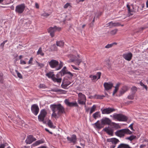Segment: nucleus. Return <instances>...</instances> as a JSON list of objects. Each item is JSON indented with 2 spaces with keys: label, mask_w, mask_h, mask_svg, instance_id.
<instances>
[{
  "label": "nucleus",
  "mask_w": 148,
  "mask_h": 148,
  "mask_svg": "<svg viewBox=\"0 0 148 148\" xmlns=\"http://www.w3.org/2000/svg\"><path fill=\"white\" fill-rule=\"evenodd\" d=\"M52 49L53 50H57L56 47L55 45H53L51 47Z\"/></svg>",
  "instance_id": "nucleus-52"
},
{
  "label": "nucleus",
  "mask_w": 148,
  "mask_h": 148,
  "mask_svg": "<svg viewBox=\"0 0 148 148\" xmlns=\"http://www.w3.org/2000/svg\"><path fill=\"white\" fill-rule=\"evenodd\" d=\"M92 116L95 119L97 118L100 117L101 116L100 112H97L93 114Z\"/></svg>",
  "instance_id": "nucleus-27"
},
{
  "label": "nucleus",
  "mask_w": 148,
  "mask_h": 148,
  "mask_svg": "<svg viewBox=\"0 0 148 148\" xmlns=\"http://www.w3.org/2000/svg\"><path fill=\"white\" fill-rule=\"evenodd\" d=\"M133 123H132L129 126V127L130 128V129L133 131H134V129L133 127Z\"/></svg>",
  "instance_id": "nucleus-53"
},
{
  "label": "nucleus",
  "mask_w": 148,
  "mask_h": 148,
  "mask_svg": "<svg viewBox=\"0 0 148 148\" xmlns=\"http://www.w3.org/2000/svg\"><path fill=\"white\" fill-rule=\"evenodd\" d=\"M104 96L103 95L102 96H100V95H98L97 96V98L99 99H102L103 98V97H104Z\"/></svg>",
  "instance_id": "nucleus-59"
},
{
  "label": "nucleus",
  "mask_w": 148,
  "mask_h": 148,
  "mask_svg": "<svg viewBox=\"0 0 148 148\" xmlns=\"http://www.w3.org/2000/svg\"><path fill=\"white\" fill-rule=\"evenodd\" d=\"M108 26L110 25L112 26H118L120 25L119 23H113L112 21L110 22L107 24Z\"/></svg>",
  "instance_id": "nucleus-28"
},
{
  "label": "nucleus",
  "mask_w": 148,
  "mask_h": 148,
  "mask_svg": "<svg viewBox=\"0 0 148 148\" xmlns=\"http://www.w3.org/2000/svg\"><path fill=\"white\" fill-rule=\"evenodd\" d=\"M67 139L70 143H73L74 144L76 143L77 140L76 136L75 134L72 135L71 137H67Z\"/></svg>",
  "instance_id": "nucleus-14"
},
{
  "label": "nucleus",
  "mask_w": 148,
  "mask_h": 148,
  "mask_svg": "<svg viewBox=\"0 0 148 148\" xmlns=\"http://www.w3.org/2000/svg\"><path fill=\"white\" fill-rule=\"evenodd\" d=\"M3 74L2 73H0V83H3Z\"/></svg>",
  "instance_id": "nucleus-37"
},
{
  "label": "nucleus",
  "mask_w": 148,
  "mask_h": 148,
  "mask_svg": "<svg viewBox=\"0 0 148 148\" xmlns=\"http://www.w3.org/2000/svg\"><path fill=\"white\" fill-rule=\"evenodd\" d=\"M47 114V112L45 110H41L40 114L38 116V119L40 121H43L44 119Z\"/></svg>",
  "instance_id": "nucleus-7"
},
{
  "label": "nucleus",
  "mask_w": 148,
  "mask_h": 148,
  "mask_svg": "<svg viewBox=\"0 0 148 148\" xmlns=\"http://www.w3.org/2000/svg\"><path fill=\"white\" fill-rule=\"evenodd\" d=\"M96 126V128L97 129H100L103 127L104 126L103 124L101 122H99V121H97L96 123L94 124Z\"/></svg>",
  "instance_id": "nucleus-23"
},
{
  "label": "nucleus",
  "mask_w": 148,
  "mask_h": 148,
  "mask_svg": "<svg viewBox=\"0 0 148 148\" xmlns=\"http://www.w3.org/2000/svg\"><path fill=\"white\" fill-rule=\"evenodd\" d=\"M139 84H140L141 86H143L144 88H145L146 89V90H147V86L145 85L141 81L140 82Z\"/></svg>",
  "instance_id": "nucleus-44"
},
{
  "label": "nucleus",
  "mask_w": 148,
  "mask_h": 148,
  "mask_svg": "<svg viewBox=\"0 0 148 148\" xmlns=\"http://www.w3.org/2000/svg\"><path fill=\"white\" fill-rule=\"evenodd\" d=\"M101 121L103 126L106 124L110 125L111 123V120L109 118H107L103 119Z\"/></svg>",
  "instance_id": "nucleus-19"
},
{
  "label": "nucleus",
  "mask_w": 148,
  "mask_h": 148,
  "mask_svg": "<svg viewBox=\"0 0 148 148\" xmlns=\"http://www.w3.org/2000/svg\"><path fill=\"white\" fill-rule=\"evenodd\" d=\"M71 55L70 56H71ZM71 56L73 57V58L72 59V62H74V61H75V62L76 63V64L79 65L80 64V63L82 62V60L81 59H77L75 60V56L73 55H71Z\"/></svg>",
  "instance_id": "nucleus-25"
},
{
  "label": "nucleus",
  "mask_w": 148,
  "mask_h": 148,
  "mask_svg": "<svg viewBox=\"0 0 148 148\" xmlns=\"http://www.w3.org/2000/svg\"><path fill=\"white\" fill-rule=\"evenodd\" d=\"M64 42L63 41H58L56 42V45L57 46L62 47L63 46Z\"/></svg>",
  "instance_id": "nucleus-30"
},
{
  "label": "nucleus",
  "mask_w": 148,
  "mask_h": 148,
  "mask_svg": "<svg viewBox=\"0 0 148 148\" xmlns=\"http://www.w3.org/2000/svg\"><path fill=\"white\" fill-rule=\"evenodd\" d=\"M70 3H67L64 6V8H67L69 6H70Z\"/></svg>",
  "instance_id": "nucleus-54"
},
{
  "label": "nucleus",
  "mask_w": 148,
  "mask_h": 148,
  "mask_svg": "<svg viewBox=\"0 0 148 148\" xmlns=\"http://www.w3.org/2000/svg\"><path fill=\"white\" fill-rule=\"evenodd\" d=\"M127 97L130 99L132 100L134 99V94L132 93L131 95H129Z\"/></svg>",
  "instance_id": "nucleus-42"
},
{
  "label": "nucleus",
  "mask_w": 148,
  "mask_h": 148,
  "mask_svg": "<svg viewBox=\"0 0 148 148\" xmlns=\"http://www.w3.org/2000/svg\"><path fill=\"white\" fill-rule=\"evenodd\" d=\"M70 84V83L69 84H66L64 82H63L61 86L64 89H66L67 87V86Z\"/></svg>",
  "instance_id": "nucleus-40"
},
{
  "label": "nucleus",
  "mask_w": 148,
  "mask_h": 148,
  "mask_svg": "<svg viewBox=\"0 0 148 148\" xmlns=\"http://www.w3.org/2000/svg\"><path fill=\"white\" fill-rule=\"evenodd\" d=\"M15 71L16 72V73L18 77L21 78V79L23 78L22 76L21 75V74L19 72H18L17 70H15Z\"/></svg>",
  "instance_id": "nucleus-43"
},
{
  "label": "nucleus",
  "mask_w": 148,
  "mask_h": 148,
  "mask_svg": "<svg viewBox=\"0 0 148 148\" xmlns=\"http://www.w3.org/2000/svg\"><path fill=\"white\" fill-rule=\"evenodd\" d=\"M113 45V44H108L105 46L106 48H109L112 47Z\"/></svg>",
  "instance_id": "nucleus-50"
},
{
  "label": "nucleus",
  "mask_w": 148,
  "mask_h": 148,
  "mask_svg": "<svg viewBox=\"0 0 148 148\" xmlns=\"http://www.w3.org/2000/svg\"><path fill=\"white\" fill-rule=\"evenodd\" d=\"M52 91L56 92L62 93L64 91L61 89H52Z\"/></svg>",
  "instance_id": "nucleus-35"
},
{
  "label": "nucleus",
  "mask_w": 148,
  "mask_h": 148,
  "mask_svg": "<svg viewBox=\"0 0 148 148\" xmlns=\"http://www.w3.org/2000/svg\"><path fill=\"white\" fill-rule=\"evenodd\" d=\"M33 58H31L29 59V62H28V64H31L32 63V62L33 61Z\"/></svg>",
  "instance_id": "nucleus-55"
},
{
  "label": "nucleus",
  "mask_w": 148,
  "mask_h": 148,
  "mask_svg": "<svg viewBox=\"0 0 148 148\" xmlns=\"http://www.w3.org/2000/svg\"><path fill=\"white\" fill-rule=\"evenodd\" d=\"M113 116L115 119L119 121H126L127 120V117L126 116L120 114L114 115Z\"/></svg>",
  "instance_id": "nucleus-6"
},
{
  "label": "nucleus",
  "mask_w": 148,
  "mask_h": 148,
  "mask_svg": "<svg viewBox=\"0 0 148 148\" xmlns=\"http://www.w3.org/2000/svg\"><path fill=\"white\" fill-rule=\"evenodd\" d=\"M45 142V140L43 139H41L38 140L36 141L32 145V147H34L38 146L39 145L42 144Z\"/></svg>",
  "instance_id": "nucleus-20"
},
{
  "label": "nucleus",
  "mask_w": 148,
  "mask_h": 148,
  "mask_svg": "<svg viewBox=\"0 0 148 148\" xmlns=\"http://www.w3.org/2000/svg\"><path fill=\"white\" fill-rule=\"evenodd\" d=\"M50 108L52 113L51 114L52 117L57 119L59 118L61 114L64 113V108L61 104H51Z\"/></svg>",
  "instance_id": "nucleus-1"
},
{
  "label": "nucleus",
  "mask_w": 148,
  "mask_h": 148,
  "mask_svg": "<svg viewBox=\"0 0 148 148\" xmlns=\"http://www.w3.org/2000/svg\"><path fill=\"white\" fill-rule=\"evenodd\" d=\"M52 79L54 82H56L58 83H60L62 80L61 78L59 77V75L58 74H57L56 75H55Z\"/></svg>",
  "instance_id": "nucleus-21"
},
{
  "label": "nucleus",
  "mask_w": 148,
  "mask_h": 148,
  "mask_svg": "<svg viewBox=\"0 0 148 148\" xmlns=\"http://www.w3.org/2000/svg\"><path fill=\"white\" fill-rule=\"evenodd\" d=\"M103 85L105 89L108 90L112 88L113 86V84L111 82H105Z\"/></svg>",
  "instance_id": "nucleus-16"
},
{
  "label": "nucleus",
  "mask_w": 148,
  "mask_h": 148,
  "mask_svg": "<svg viewBox=\"0 0 148 148\" xmlns=\"http://www.w3.org/2000/svg\"><path fill=\"white\" fill-rule=\"evenodd\" d=\"M118 90V89L117 88H115V89L114 90L113 93L112 94L113 95H114L117 92Z\"/></svg>",
  "instance_id": "nucleus-57"
},
{
  "label": "nucleus",
  "mask_w": 148,
  "mask_h": 148,
  "mask_svg": "<svg viewBox=\"0 0 148 148\" xmlns=\"http://www.w3.org/2000/svg\"><path fill=\"white\" fill-rule=\"evenodd\" d=\"M140 6L141 5L139 4V5H132L130 6L128 4L127 5V8L128 11V14L129 16H131L133 14V12H136L139 10H142V8H139Z\"/></svg>",
  "instance_id": "nucleus-2"
},
{
  "label": "nucleus",
  "mask_w": 148,
  "mask_h": 148,
  "mask_svg": "<svg viewBox=\"0 0 148 148\" xmlns=\"http://www.w3.org/2000/svg\"><path fill=\"white\" fill-rule=\"evenodd\" d=\"M137 90V88L135 86H133L131 88V91L132 93H134L136 92Z\"/></svg>",
  "instance_id": "nucleus-36"
},
{
  "label": "nucleus",
  "mask_w": 148,
  "mask_h": 148,
  "mask_svg": "<svg viewBox=\"0 0 148 148\" xmlns=\"http://www.w3.org/2000/svg\"><path fill=\"white\" fill-rule=\"evenodd\" d=\"M20 64H21L24 65L26 64V62L25 61L21 59L20 61Z\"/></svg>",
  "instance_id": "nucleus-51"
},
{
  "label": "nucleus",
  "mask_w": 148,
  "mask_h": 148,
  "mask_svg": "<svg viewBox=\"0 0 148 148\" xmlns=\"http://www.w3.org/2000/svg\"><path fill=\"white\" fill-rule=\"evenodd\" d=\"M101 73V72H97L96 75H89V77L91 80L93 82H96L97 80L100 78Z\"/></svg>",
  "instance_id": "nucleus-8"
},
{
  "label": "nucleus",
  "mask_w": 148,
  "mask_h": 148,
  "mask_svg": "<svg viewBox=\"0 0 148 148\" xmlns=\"http://www.w3.org/2000/svg\"><path fill=\"white\" fill-rule=\"evenodd\" d=\"M61 30V28L60 27H57L56 26H55L53 27H50L48 29V31L50 33L51 37H53L54 36L55 32L56 31H60Z\"/></svg>",
  "instance_id": "nucleus-5"
},
{
  "label": "nucleus",
  "mask_w": 148,
  "mask_h": 148,
  "mask_svg": "<svg viewBox=\"0 0 148 148\" xmlns=\"http://www.w3.org/2000/svg\"><path fill=\"white\" fill-rule=\"evenodd\" d=\"M103 130L109 135L111 136L113 135V130L112 128L109 127H105L103 129Z\"/></svg>",
  "instance_id": "nucleus-18"
},
{
  "label": "nucleus",
  "mask_w": 148,
  "mask_h": 148,
  "mask_svg": "<svg viewBox=\"0 0 148 148\" xmlns=\"http://www.w3.org/2000/svg\"><path fill=\"white\" fill-rule=\"evenodd\" d=\"M117 148H131V147L128 144L121 143L119 145Z\"/></svg>",
  "instance_id": "nucleus-24"
},
{
  "label": "nucleus",
  "mask_w": 148,
  "mask_h": 148,
  "mask_svg": "<svg viewBox=\"0 0 148 148\" xmlns=\"http://www.w3.org/2000/svg\"><path fill=\"white\" fill-rule=\"evenodd\" d=\"M36 63H37V65L38 66L40 67V68H42L44 66V64H43L39 63L37 61H36Z\"/></svg>",
  "instance_id": "nucleus-47"
},
{
  "label": "nucleus",
  "mask_w": 148,
  "mask_h": 148,
  "mask_svg": "<svg viewBox=\"0 0 148 148\" xmlns=\"http://www.w3.org/2000/svg\"><path fill=\"white\" fill-rule=\"evenodd\" d=\"M128 90V88L127 86H125L123 87L120 91V93L121 94H123L125 92Z\"/></svg>",
  "instance_id": "nucleus-26"
},
{
  "label": "nucleus",
  "mask_w": 148,
  "mask_h": 148,
  "mask_svg": "<svg viewBox=\"0 0 148 148\" xmlns=\"http://www.w3.org/2000/svg\"><path fill=\"white\" fill-rule=\"evenodd\" d=\"M65 74H66L68 75V77L69 78H71L73 77V74L70 72H66V73Z\"/></svg>",
  "instance_id": "nucleus-46"
},
{
  "label": "nucleus",
  "mask_w": 148,
  "mask_h": 148,
  "mask_svg": "<svg viewBox=\"0 0 148 148\" xmlns=\"http://www.w3.org/2000/svg\"><path fill=\"white\" fill-rule=\"evenodd\" d=\"M116 145H115L112 144L110 147L109 148H114L116 147Z\"/></svg>",
  "instance_id": "nucleus-61"
},
{
  "label": "nucleus",
  "mask_w": 148,
  "mask_h": 148,
  "mask_svg": "<svg viewBox=\"0 0 148 148\" xmlns=\"http://www.w3.org/2000/svg\"><path fill=\"white\" fill-rule=\"evenodd\" d=\"M35 6H36V7L37 9H38L39 8V5L37 3H35Z\"/></svg>",
  "instance_id": "nucleus-62"
},
{
  "label": "nucleus",
  "mask_w": 148,
  "mask_h": 148,
  "mask_svg": "<svg viewBox=\"0 0 148 148\" xmlns=\"http://www.w3.org/2000/svg\"><path fill=\"white\" fill-rule=\"evenodd\" d=\"M31 110L32 112L35 115L38 114L39 111V108L38 106L36 104L33 105L31 107Z\"/></svg>",
  "instance_id": "nucleus-12"
},
{
  "label": "nucleus",
  "mask_w": 148,
  "mask_h": 148,
  "mask_svg": "<svg viewBox=\"0 0 148 148\" xmlns=\"http://www.w3.org/2000/svg\"><path fill=\"white\" fill-rule=\"evenodd\" d=\"M146 146V145L145 144H142L140 145V148H144Z\"/></svg>",
  "instance_id": "nucleus-58"
},
{
  "label": "nucleus",
  "mask_w": 148,
  "mask_h": 148,
  "mask_svg": "<svg viewBox=\"0 0 148 148\" xmlns=\"http://www.w3.org/2000/svg\"><path fill=\"white\" fill-rule=\"evenodd\" d=\"M54 75H55L53 74V72H50L46 74V75L49 78H51V79H52Z\"/></svg>",
  "instance_id": "nucleus-29"
},
{
  "label": "nucleus",
  "mask_w": 148,
  "mask_h": 148,
  "mask_svg": "<svg viewBox=\"0 0 148 148\" xmlns=\"http://www.w3.org/2000/svg\"><path fill=\"white\" fill-rule=\"evenodd\" d=\"M132 56L133 55L130 52L125 53L122 55L123 57L125 60L128 61H130L131 60Z\"/></svg>",
  "instance_id": "nucleus-11"
},
{
  "label": "nucleus",
  "mask_w": 148,
  "mask_h": 148,
  "mask_svg": "<svg viewBox=\"0 0 148 148\" xmlns=\"http://www.w3.org/2000/svg\"><path fill=\"white\" fill-rule=\"evenodd\" d=\"M37 55H40L41 56H43L44 53L42 51V48L40 47L39 48L38 51L37 52Z\"/></svg>",
  "instance_id": "nucleus-33"
},
{
  "label": "nucleus",
  "mask_w": 148,
  "mask_h": 148,
  "mask_svg": "<svg viewBox=\"0 0 148 148\" xmlns=\"http://www.w3.org/2000/svg\"><path fill=\"white\" fill-rule=\"evenodd\" d=\"M71 66H72V67L73 68L75 69V70H78V69L77 68V67H76L75 66H74V65H71Z\"/></svg>",
  "instance_id": "nucleus-60"
},
{
  "label": "nucleus",
  "mask_w": 148,
  "mask_h": 148,
  "mask_svg": "<svg viewBox=\"0 0 148 148\" xmlns=\"http://www.w3.org/2000/svg\"><path fill=\"white\" fill-rule=\"evenodd\" d=\"M117 31V29H115L111 31L110 33L111 35H114L116 33Z\"/></svg>",
  "instance_id": "nucleus-41"
},
{
  "label": "nucleus",
  "mask_w": 148,
  "mask_h": 148,
  "mask_svg": "<svg viewBox=\"0 0 148 148\" xmlns=\"http://www.w3.org/2000/svg\"><path fill=\"white\" fill-rule=\"evenodd\" d=\"M45 86V85L43 84H40V88H43Z\"/></svg>",
  "instance_id": "nucleus-64"
},
{
  "label": "nucleus",
  "mask_w": 148,
  "mask_h": 148,
  "mask_svg": "<svg viewBox=\"0 0 148 148\" xmlns=\"http://www.w3.org/2000/svg\"><path fill=\"white\" fill-rule=\"evenodd\" d=\"M36 140V138L33 135H30L27 136L25 142L27 144H30Z\"/></svg>",
  "instance_id": "nucleus-9"
},
{
  "label": "nucleus",
  "mask_w": 148,
  "mask_h": 148,
  "mask_svg": "<svg viewBox=\"0 0 148 148\" xmlns=\"http://www.w3.org/2000/svg\"><path fill=\"white\" fill-rule=\"evenodd\" d=\"M102 114H109L111 113L114 111L115 109L111 108H107L103 109H101Z\"/></svg>",
  "instance_id": "nucleus-15"
},
{
  "label": "nucleus",
  "mask_w": 148,
  "mask_h": 148,
  "mask_svg": "<svg viewBox=\"0 0 148 148\" xmlns=\"http://www.w3.org/2000/svg\"><path fill=\"white\" fill-rule=\"evenodd\" d=\"M5 147V145L4 144H1L0 146V148H4Z\"/></svg>",
  "instance_id": "nucleus-63"
},
{
  "label": "nucleus",
  "mask_w": 148,
  "mask_h": 148,
  "mask_svg": "<svg viewBox=\"0 0 148 148\" xmlns=\"http://www.w3.org/2000/svg\"><path fill=\"white\" fill-rule=\"evenodd\" d=\"M7 40H5L3 41L0 45V47L2 48H3L5 43L7 42Z\"/></svg>",
  "instance_id": "nucleus-45"
},
{
  "label": "nucleus",
  "mask_w": 148,
  "mask_h": 148,
  "mask_svg": "<svg viewBox=\"0 0 148 148\" xmlns=\"http://www.w3.org/2000/svg\"><path fill=\"white\" fill-rule=\"evenodd\" d=\"M115 134L116 135L120 137L124 136L125 134L123 129L117 131Z\"/></svg>",
  "instance_id": "nucleus-22"
},
{
  "label": "nucleus",
  "mask_w": 148,
  "mask_h": 148,
  "mask_svg": "<svg viewBox=\"0 0 148 148\" xmlns=\"http://www.w3.org/2000/svg\"><path fill=\"white\" fill-rule=\"evenodd\" d=\"M49 15V14L46 13H44L43 14H41V16H42L45 17H47Z\"/></svg>",
  "instance_id": "nucleus-48"
},
{
  "label": "nucleus",
  "mask_w": 148,
  "mask_h": 148,
  "mask_svg": "<svg viewBox=\"0 0 148 148\" xmlns=\"http://www.w3.org/2000/svg\"><path fill=\"white\" fill-rule=\"evenodd\" d=\"M125 134V133L127 134H132V132H131L129 129H123Z\"/></svg>",
  "instance_id": "nucleus-39"
},
{
  "label": "nucleus",
  "mask_w": 148,
  "mask_h": 148,
  "mask_svg": "<svg viewBox=\"0 0 148 148\" xmlns=\"http://www.w3.org/2000/svg\"><path fill=\"white\" fill-rule=\"evenodd\" d=\"M25 8V5L24 3L18 5L15 7V11L17 14H22L24 11Z\"/></svg>",
  "instance_id": "nucleus-4"
},
{
  "label": "nucleus",
  "mask_w": 148,
  "mask_h": 148,
  "mask_svg": "<svg viewBox=\"0 0 148 148\" xmlns=\"http://www.w3.org/2000/svg\"><path fill=\"white\" fill-rule=\"evenodd\" d=\"M64 102L66 104L69 106L71 107H78V104L76 101L73 102H70L68 99H65L64 100Z\"/></svg>",
  "instance_id": "nucleus-10"
},
{
  "label": "nucleus",
  "mask_w": 148,
  "mask_h": 148,
  "mask_svg": "<svg viewBox=\"0 0 148 148\" xmlns=\"http://www.w3.org/2000/svg\"><path fill=\"white\" fill-rule=\"evenodd\" d=\"M107 142H111L113 145H116V144L119 142V140L115 138H108L107 140Z\"/></svg>",
  "instance_id": "nucleus-17"
},
{
  "label": "nucleus",
  "mask_w": 148,
  "mask_h": 148,
  "mask_svg": "<svg viewBox=\"0 0 148 148\" xmlns=\"http://www.w3.org/2000/svg\"><path fill=\"white\" fill-rule=\"evenodd\" d=\"M97 106L95 105H94L90 108V114H92L93 112L95 111L96 109Z\"/></svg>",
  "instance_id": "nucleus-31"
},
{
  "label": "nucleus",
  "mask_w": 148,
  "mask_h": 148,
  "mask_svg": "<svg viewBox=\"0 0 148 148\" xmlns=\"http://www.w3.org/2000/svg\"><path fill=\"white\" fill-rule=\"evenodd\" d=\"M66 66H64L63 68L62 69L61 71L63 74H65L66 73Z\"/></svg>",
  "instance_id": "nucleus-49"
},
{
  "label": "nucleus",
  "mask_w": 148,
  "mask_h": 148,
  "mask_svg": "<svg viewBox=\"0 0 148 148\" xmlns=\"http://www.w3.org/2000/svg\"><path fill=\"white\" fill-rule=\"evenodd\" d=\"M48 125L49 127L51 128H54L56 127L55 126H54L53 123L50 120H49L48 121Z\"/></svg>",
  "instance_id": "nucleus-32"
},
{
  "label": "nucleus",
  "mask_w": 148,
  "mask_h": 148,
  "mask_svg": "<svg viewBox=\"0 0 148 148\" xmlns=\"http://www.w3.org/2000/svg\"><path fill=\"white\" fill-rule=\"evenodd\" d=\"M120 85V83H118L116 84V86L115 87V88L118 89L119 87V86Z\"/></svg>",
  "instance_id": "nucleus-56"
},
{
  "label": "nucleus",
  "mask_w": 148,
  "mask_h": 148,
  "mask_svg": "<svg viewBox=\"0 0 148 148\" xmlns=\"http://www.w3.org/2000/svg\"><path fill=\"white\" fill-rule=\"evenodd\" d=\"M77 102L81 105H84L86 104V100L85 95L81 92H79L78 94Z\"/></svg>",
  "instance_id": "nucleus-3"
},
{
  "label": "nucleus",
  "mask_w": 148,
  "mask_h": 148,
  "mask_svg": "<svg viewBox=\"0 0 148 148\" xmlns=\"http://www.w3.org/2000/svg\"><path fill=\"white\" fill-rule=\"evenodd\" d=\"M63 66V63L61 61L60 62L59 66L56 68V70L57 71L60 69Z\"/></svg>",
  "instance_id": "nucleus-38"
},
{
  "label": "nucleus",
  "mask_w": 148,
  "mask_h": 148,
  "mask_svg": "<svg viewBox=\"0 0 148 148\" xmlns=\"http://www.w3.org/2000/svg\"><path fill=\"white\" fill-rule=\"evenodd\" d=\"M136 138V136L134 135H132L130 137H127L126 138V139L128 140L131 141L135 139Z\"/></svg>",
  "instance_id": "nucleus-34"
},
{
  "label": "nucleus",
  "mask_w": 148,
  "mask_h": 148,
  "mask_svg": "<svg viewBox=\"0 0 148 148\" xmlns=\"http://www.w3.org/2000/svg\"><path fill=\"white\" fill-rule=\"evenodd\" d=\"M49 64L50 67L52 68H56L59 64L58 61L55 60H52L49 62Z\"/></svg>",
  "instance_id": "nucleus-13"
}]
</instances>
